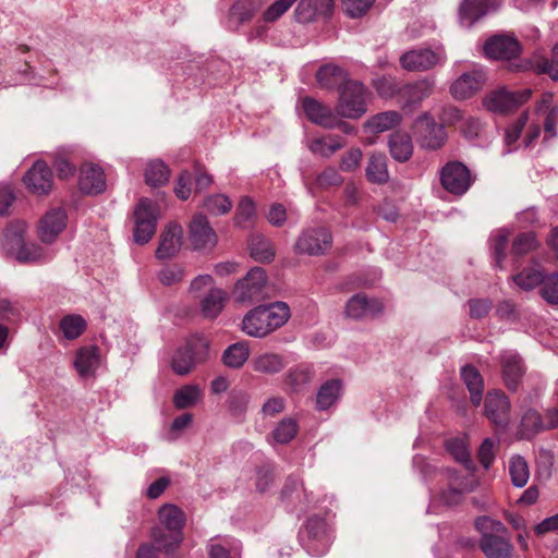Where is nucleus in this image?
Here are the masks:
<instances>
[{"instance_id":"1","label":"nucleus","mask_w":558,"mask_h":558,"mask_svg":"<svg viewBox=\"0 0 558 558\" xmlns=\"http://www.w3.org/2000/svg\"><path fill=\"white\" fill-rule=\"evenodd\" d=\"M290 318V308L284 302L259 305L242 319V331L253 338H264L282 327Z\"/></svg>"},{"instance_id":"2","label":"nucleus","mask_w":558,"mask_h":558,"mask_svg":"<svg viewBox=\"0 0 558 558\" xmlns=\"http://www.w3.org/2000/svg\"><path fill=\"white\" fill-rule=\"evenodd\" d=\"M158 521L160 526L153 529L151 538L159 550L171 554L183 539L185 514L178 506L165 504L158 510Z\"/></svg>"},{"instance_id":"3","label":"nucleus","mask_w":558,"mask_h":558,"mask_svg":"<svg viewBox=\"0 0 558 558\" xmlns=\"http://www.w3.org/2000/svg\"><path fill=\"white\" fill-rule=\"evenodd\" d=\"M24 222L11 225L4 232L3 250L20 263H41L52 258V252L34 242H25Z\"/></svg>"},{"instance_id":"4","label":"nucleus","mask_w":558,"mask_h":558,"mask_svg":"<svg viewBox=\"0 0 558 558\" xmlns=\"http://www.w3.org/2000/svg\"><path fill=\"white\" fill-rule=\"evenodd\" d=\"M371 93L357 81L347 82L339 92L336 112L345 119H359L367 111Z\"/></svg>"},{"instance_id":"5","label":"nucleus","mask_w":558,"mask_h":558,"mask_svg":"<svg viewBox=\"0 0 558 558\" xmlns=\"http://www.w3.org/2000/svg\"><path fill=\"white\" fill-rule=\"evenodd\" d=\"M401 66L410 72H425L447 62V53L442 45L435 48L421 47L409 50L400 56Z\"/></svg>"},{"instance_id":"6","label":"nucleus","mask_w":558,"mask_h":558,"mask_svg":"<svg viewBox=\"0 0 558 558\" xmlns=\"http://www.w3.org/2000/svg\"><path fill=\"white\" fill-rule=\"evenodd\" d=\"M158 206L148 198H141L134 209V231L135 243L144 245L148 243L156 233L158 220Z\"/></svg>"},{"instance_id":"7","label":"nucleus","mask_w":558,"mask_h":558,"mask_svg":"<svg viewBox=\"0 0 558 558\" xmlns=\"http://www.w3.org/2000/svg\"><path fill=\"white\" fill-rule=\"evenodd\" d=\"M207 349L208 343L204 338L194 337L189 339L186 344L180 348L172 359L173 372L181 376L189 374L196 364L206 360Z\"/></svg>"},{"instance_id":"8","label":"nucleus","mask_w":558,"mask_h":558,"mask_svg":"<svg viewBox=\"0 0 558 558\" xmlns=\"http://www.w3.org/2000/svg\"><path fill=\"white\" fill-rule=\"evenodd\" d=\"M267 276L263 268H252L244 278L238 280L233 290L238 303L251 304L259 302L265 296Z\"/></svg>"},{"instance_id":"9","label":"nucleus","mask_w":558,"mask_h":558,"mask_svg":"<svg viewBox=\"0 0 558 558\" xmlns=\"http://www.w3.org/2000/svg\"><path fill=\"white\" fill-rule=\"evenodd\" d=\"M413 133L421 146L428 149L440 148L447 138L445 128L437 124L427 112H424L415 120Z\"/></svg>"},{"instance_id":"10","label":"nucleus","mask_w":558,"mask_h":558,"mask_svg":"<svg viewBox=\"0 0 558 558\" xmlns=\"http://www.w3.org/2000/svg\"><path fill=\"white\" fill-rule=\"evenodd\" d=\"M530 97V89L512 92L502 87L486 95L483 99V106L495 113H507L527 101Z\"/></svg>"},{"instance_id":"11","label":"nucleus","mask_w":558,"mask_h":558,"mask_svg":"<svg viewBox=\"0 0 558 558\" xmlns=\"http://www.w3.org/2000/svg\"><path fill=\"white\" fill-rule=\"evenodd\" d=\"M444 189L453 195H463L472 184L471 172L459 161L448 162L440 172Z\"/></svg>"},{"instance_id":"12","label":"nucleus","mask_w":558,"mask_h":558,"mask_svg":"<svg viewBox=\"0 0 558 558\" xmlns=\"http://www.w3.org/2000/svg\"><path fill=\"white\" fill-rule=\"evenodd\" d=\"M331 234L326 228H310L298 238L295 251L299 254L320 255L331 247Z\"/></svg>"},{"instance_id":"13","label":"nucleus","mask_w":558,"mask_h":558,"mask_svg":"<svg viewBox=\"0 0 558 558\" xmlns=\"http://www.w3.org/2000/svg\"><path fill=\"white\" fill-rule=\"evenodd\" d=\"M487 76L483 68L474 66L463 72L450 86V94L454 99L464 100L478 93L486 83Z\"/></svg>"},{"instance_id":"14","label":"nucleus","mask_w":558,"mask_h":558,"mask_svg":"<svg viewBox=\"0 0 558 558\" xmlns=\"http://www.w3.org/2000/svg\"><path fill=\"white\" fill-rule=\"evenodd\" d=\"M435 89V80L425 77L399 87L398 102L402 109L418 107L423 100L432 96Z\"/></svg>"},{"instance_id":"15","label":"nucleus","mask_w":558,"mask_h":558,"mask_svg":"<svg viewBox=\"0 0 558 558\" xmlns=\"http://www.w3.org/2000/svg\"><path fill=\"white\" fill-rule=\"evenodd\" d=\"M484 412L494 425L506 428L511 418V403L501 390H492L486 395Z\"/></svg>"},{"instance_id":"16","label":"nucleus","mask_w":558,"mask_h":558,"mask_svg":"<svg viewBox=\"0 0 558 558\" xmlns=\"http://www.w3.org/2000/svg\"><path fill=\"white\" fill-rule=\"evenodd\" d=\"M68 223V211L63 207L52 208L39 220L37 233L45 244H52Z\"/></svg>"},{"instance_id":"17","label":"nucleus","mask_w":558,"mask_h":558,"mask_svg":"<svg viewBox=\"0 0 558 558\" xmlns=\"http://www.w3.org/2000/svg\"><path fill=\"white\" fill-rule=\"evenodd\" d=\"M78 190L86 195H98L106 191L107 179L104 169L96 163L85 162L80 168Z\"/></svg>"},{"instance_id":"18","label":"nucleus","mask_w":558,"mask_h":558,"mask_svg":"<svg viewBox=\"0 0 558 558\" xmlns=\"http://www.w3.org/2000/svg\"><path fill=\"white\" fill-rule=\"evenodd\" d=\"M485 54L496 60H510L521 52V45L512 35L498 34L490 37L484 45Z\"/></svg>"},{"instance_id":"19","label":"nucleus","mask_w":558,"mask_h":558,"mask_svg":"<svg viewBox=\"0 0 558 558\" xmlns=\"http://www.w3.org/2000/svg\"><path fill=\"white\" fill-rule=\"evenodd\" d=\"M27 190L38 196L52 190V172L46 162L37 160L23 177Z\"/></svg>"},{"instance_id":"20","label":"nucleus","mask_w":558,"mask_h":558,"mask_svg":"<svg viewBox=\"0 0 558 558\" xmlns=\"http://www.w3.org/2000/svg\"><path fill=\"white\" fill-rule=\"evenodd\" d=\"M306 531L308 536L307 549L314 556L326 554L331 543V535L325 520L316 517L308 519Z\"/></svg>"},{"instance_id":"21","label":"nucleus","mask_w":558,"mask_h":558,"mask_svg":"<svg viewBox=\"0 0 558 558\" xmlns=\"http://www.w3.org/2000/svg\"><path fill=\"white\" fill-rule=\"evenodd\" d=\"M500 365L501 376L506 387L509 390H517L525 374L522 357L514 351H505L500 355Z\"/></svg>"},{"instance_id":"22","label":"nucleus","mask_w":558,"mask_h":558,"mask_svg":"<svg viewBox=\"0 0 558 558\" xmlns=\"http://www.w3.org/2000/svg\"><path fill=\"white\" fill-rule=\"evenodd\" d=\"M498 8L499 3L496 0H463L459 8L460 23L465 27H471L489 11H495Z\"/></svg>"},{"instance_id":"23","label":"nucleus","mask_w":558,"mask_h":558,"mask_svg":"<svg viewBox=\"0 0 558 558\" xmlns=\"http://www.w3.org/2000/svg\"><path fill=\"white\" fill-rule=\"evenodd\" d=\"M183 229L175 222L166 226L160 234L159 245L156 250L158 259H167L173 257L181 248Z\"/></svg>"},{"instance_id":"24","label":"nucleus","mask_w":558,"mask_h":558,"mask_svg":"<svg viewBox=\"0 0 558 558\" xmlns=\"http://www.w3.org/2000/svg\"><path fill=\"white\" fill-rule=\"evenodd\" d=\"M383 311V303L377 299H368L365 294L353 295L345 305L344 314L352 319H364Z\"/></svg>"},{"instance_id":"25","label":"nucleus","mask_w":558,"mask_h":558,"mask_svg":"<svg viewBox=\"0 0 558 558\" xmlns=\"http://www.w3.org/2000/svg\"><path fill=\"white\" fill-rule=\"evenodd\" d=\"M100 364L101 356L96 344H87L77 350L74 367L80 377L84 379L94 377Z\"/></svg>"},{"instance_id":"26","label":"nucleus","mask_w":558,"mask_h":558,"mask_svg":"<svg viewBox=\"0 0 558 558\" xmlns=\"http://www.w3.org/2000/svg\"><path fill=\"white\" fill-rule=\"evenodd\" d=\"M191 240L196 250L213 247L217 243V235L207 218L196 215L190 225Z\"/></svg>"},{"instance_id":"27","label":"nucleus","mask_w":558,"mask_h":558,"mask_svg":"<svg viewBox=\"0 0 558 558\" xmlns=\"http://www.w3.org/2000/svg\"><path fill=\"white\" fill-rule=\"evenodd\" d=\"M303 110L313 123L326 129L336 128L337 112L335 113L328 106H325L316 99L311 97L304 98Z\"/></svg>"},{"instance_id":"28","label":"nucleus","mask_w":558,"mask_h":558,"mask_svg":"<svg viewBox=\"0 0 558 558\" xmlns=\"http://www.w3.org/2000/svg\"><path fill=\"white\" fill-rule=\"evenodd\" d=\"M333 8V0H299L294 11L299 23H310L319 15H328Z\"/></svg>"},{"instance_id":"29","label":"nucleus","mask_w":558,"mask_h":558,"mask_svg":"<svg viewBox=\"0 0 558 558\" xmlns=\"http://www.w3.org/2000/svg\"><path fill=\"white\" fill-rule=\"evenodd\" d=\"M480 547L487 558H511L512 545L509 539L497 534H485L480 541Z\"/></svg>"},{"instance_id":"30","label":"nucleus","mask_w":558,"mask_h":558,"mask_svg":"<svg viewBox=\"0 0 558 558\" xmlns=\"http://www.w3.org/2000/svg\"><path fill=\"white\" fill-rule=\"evenodd\" d=\"M316 80L322 88H337L339 92L342 86L350 81L347 72L342 68L332 63L320 66L316 73Z\"/></svg>"},{"instance_id":"31","label":"nucleus","mask_w":558,"mask_h":558,"mask_svg":"<svg viewBox=\"0 0 558 558\" xmlns=\"http://www.w3.org/2000/svg\"><path fill=\"white\" fill-rule=\"evenodd\" d=\"M461 378L466 386L471 402L474 407H480L484 392V380L481 373L472 365H465L461 368Z\"/></svg>"},{"instance_id":"32","label":"nucleus","mask_w":558,"mask_h":558,"mask_svg":"<svg viewBox=\"0 0 558 558\" xmlns=\"http://www.w3.org/2000/svg\"><path fill=\"white\" fill-rule=\"evenodd\" d=\"M366 179L373 184H385L389 180L387 157L381 153L369 155L365 168Z\"/></svg>"},{"instance_id":"33","label":"nucleus","mask_w":558,"mask_h":558,"mask_svg":"<svg viewBox=\"0 0 558 558\" xmlns=\"http://www.w3.org/2000/svg\"><path fill=\"white\" fill-rule=\"evenodd\" d=\"M251 365L253 371L265 374V375H274L280 373L284 366L286 362L282 355L274 352H264L254 356L251 361Z\"/></svg>"},{"instance_id":"34","label":"nucleus","mask_w":558,"mask_h":558,"mask_svg":"<svg viewBox=\"0 0 558 558\" xmlns=\"http://www.w3.org/2000/svg\"><path fill=\"white\" fill-rule=\"evenodd\" d=\"M227 293L220 288H210L201 301V311L206 318H216L225 307Z\"/></svg>"},{"instance_id":"35","label":"nucleus","mask_w":558,"mask_h":558,"mask_svg":"<svg viewBox=\"0 0 558 558\" xmlns=\"http://www.w3.org/2000/svg\"><path fill=\"white\" fill-rule=\"evenodd\" d=\"M341 388L342 384L339 379H331L323 384L316 396V409L325 411L332 407L340 398Z\"/></svg>"},{"instance_id":"36","label":"nucleus","mask_w":558,"mask_h":558,"mask_svg":"<svg viewBox=\"0 0 558 558\" xmlns=\"http://www.w3.org/2000/svg\"><path fill=\"white\" fill-rule=\"evenodd\" d=\"M345 146V141L337 135H328L324 137L314 138L310 145V150L324 158L331 157L336 151Z\"/></svg>"},{"instance_id":"37","label":"nucleus","mask_w":558,"mask_h":558,"mask_svg":"<svg viewBox=\"0 0 558 558\" xmlns=\"http://www.w3.org/2000/svg\"><path fill=\"white\" fill-rule=\"evenodd\" d=\"M544 430L543 416L534 409H527L519 426V437L522 439H532L538 433Z\"/></svg>"},{"instance_id":"38","label":"nucleus","mask_w":558,"mask_h":558,"mask_svg":"<svg viewBox=\"0 0 558 558\" xmlns=\"http://www.w3.org/2000/svg\"><path fill=\"white\" fill-rule=\"evenodd\" d=\"M401 122V114L397 111H385L373 116L366 121L364 128L372 133L386 132Z\"/></svg>"},{"instance_id":"39","label":"nucleus","mask_w":558,"mask_h":558,"mask_svg":"<svg viewBox=\"0 0 558 558\" xmlns=\"http://www.w3.org/2000/svg\"><path fill=\"white\" fill-rule=\"evenodd\" d=\"M389 150L393 159L404 162L413 154V144L409 134L395 133L389 138Z\"/></svg>"},{"instance_id":"40","label":"nucleus","mask_w":558,"mask_h":558,"mask_svg":"<svg viewBox=\"0 0 558 558\" xmlns=\"http://www.w3.org/2000/svg\"><path fill=\"white\" fill-rule=\"evenodd\" d=\"M250 356V347L246 341L235 342L229 345L223 354L222 361L230 368H241Z\"/></svg>"},{"instance_id":"41","label":"nucleus","mask_w":558,"mask_h":558,"mask_svg":"<svg viewBox=\"0 0 558 558\" xmlns=\"http://www.w3.org/2000/svg\"><path fill=\"white\" fill-rule=\"evenodd\" d=\"M545 274L541 267H525L519 274L512 277L514 283L524 291H531L536 287H541Z\"/></svg>"},{"instance_id":"42","label":"nucleus","mask_w":558,"mask_h":558,"mask_svg":"<svg viewBox=\"0 0 558 558\" xmlns=\"http://www.w3.org/2000/svg\"><path fill=\"white\" fill-rule=\"evenodd\" d=\"M251 256L262 263L270 262L275 256L274 247L268 239L255 234L250 240Z\"/></svg>"},{"instance_id":"43","label":"nucleus","mask_w":558,"mask_h":558,"mask_svg":"<svg viewBox=\"0 0 558 558\" xmlns=\"http://www.w3.org/2000/svg\"><path fill=\"white\" fill-rule=\"evenodd\" d=\"M509 474L515 487H523L530 478L527 462L521 456H513L509 460Z\"/></svg>"},{"instance_id":"44","label":"nucleus","mask_w":558,"mask_h":558,"mask_svg":"<svg viewBox=\"0 0 558 558\" xmlns=\"http://www.w3.org/2000/svg\"><path fill=\"white\" fill-rule=\"evenodd\" d=\"M202 397V390L196 385H185L175 391L173 403L177 409L183 410L194 405Z\"/></svg>"},{"instance_id":"45","label":"nucleus","mask_w":558,"mask_h":558,"mask_svg":"<svg viewBox=\"0 0 558 558\" xmlns=\"http://www.w3.org/2000/svg\"><path fill=\"white\" fill-rule=\"evenodd\" d=\"M256 218V209L254 202L247 197L243 196L236 207L235 213V225L241 228H248L253 225Z\"/></svg>"},{"instance_id":"46","label":"nucleus","mask_w":558,"mask_h":558,"mask_svg":"<svg viewBox=\"0 0 558 558\" xmlns=\"http://www.w3.org/2000/svg\"><path fill=\"white\" fill-rule=\"evenodd\" d=\"M298 422L292 417L281 420L272 430L274 440L278 444L290 442L298 433Z\"/></svg>"},{"instance_id":"47","label":"nucleus","mask_w":558,"mask_h":558,"mask_svg":"<svg viewBox=\"0 0 558 558\" xmlns=\"http://www.w3.org/2000/svg\"><path fill=\"white\" fill-rule=\"evenodd\" d=\"M447 451L466 469H472L473 463L468 446L463 439L451 438L446 441Z\"/></svg>"},{"instance_id":"48","label":"nucleus","mask_w":558,"mask_h":558,"mask_svg":"<svg viewBox=\"0 0 558 558\" xmlns=\"http://www.w3.org/2000/svg\"><path fill=\"white\" fill-rule=\"evenodd\" d=\"M169 169L162 161H151L145 170L146 183L151 186H160L169 180Z\"/></svg>"},{"instance_id":"49","label":"nucleus","mask_w":558,"mask_h":558,"mask_svg":"<svg viewBox=\"0 0 558 558\" xmlns=\"http://www.w3.org/2000/svg\"><path fill=\"white\" fill-rule=\"evenodd\" d=\"M539 295L549 305H558V272L545 274Z\"/></svg>"},{"instance_id":"50","label":"nucleus","mask_w":558,"mask_h":558,"mask_svg":"<svg viewBox=\"0 0 558 558\" xmlns=\"http://www.w3.org/2000/svg\"><path fill=\"white\" fill-rule=\"evenodd\" d=\"M509 232L506 229L496 230L490 235V248L495 256V266L502 268V260L505 257V250L508 243Z\"/></svg>"},{"instance_id":"51","label":"nucleus","mask_w":558,"mask_h":558,"mask_svg":"<svg viewBox=\"0 0 558 558\" xmlns=\"http://www.w3.org/2000/svg\"><path fill=\"white\" fill-rule=\"evenodd\" d=\"M204 208L211 215H225L232 208V202L225 194L208 196L203 204Z\"/></svg>"},{"instance_id":"52","label":"nucleus","mask_w":558,"mask_h":558,"mask_svg":"<svg viewBox=\"0 0 558 558\" xmlns=\"http://www.w3.org/2000/svg\"><path fill=\"white\" fill-rule=\"evenodd\" d=\"M449 478H452L453 482L450 483L448 489L439 493V502L445 506L458 505L463 497V488L460 487L461 485L457 482L458 480L454 477V473L450 472Z\"/></svg>"},{"instance_id":"53","label":"nucleus","mask_w":558,"mask_h":558,"mask_svg":"<svg viewBox=\"0 0 558 558\" xmlns=\"http://www.w3.org/2000/svg\"><path fill=\"white\" fill-rule=\"evenodd\" d=\"M298 0H276L263 13V20L268 23L279 20Z\"/></svg>"},{"instance_id":"54","label":"nucleus","mask_w":558,"mask_h":558,"mask_svg":"<svg viewBox=\"0 0 558 558\" xmlns=\"http://www.w3.org/2000/svg\"><path fill=\"white\" fill-rule=\"evenodd\" d=\"M536 246L535 234L533 232H524L514 239L512 251L518 255H524L533 251Z\"/></svg>"},{"instance_id":"55","label":"nucleus","mask_w":558,"mask_h":558,"mask_svg":"<svg viewBox=\"0 0 558 558\" xmlns=\"http://www.w3.org/2000/svg\"><path fill=\"white\" fill-rule=\"evenodd\" d=\"M184 278V269L179 265H169L162 268L158 274V279L163 286L179 283Z\"/></svg>"},{"instance_id":"56","label":"nucleus","mask_w":558,"mask_h":558,"mask_svg":"<svg viewBox=\"0 0 558 558\" xmlns=\"http://www.w3.org/2000/svg\"><path fill=\"white\" fill-rule=\"evenodd\" d=\"M536 66L539 72L548 74L554 81H558V44L551 50V58L538 61Z\"/></svg>"},{"instance_id":"57","label":"nucleus","mask_w":558,"mask_h":558,"mask_svg":"<svg viewBox=\"0 0 558 558\" xmlns=\"http://www.w3.org/2000/svg\"><path fill=\"white\" fill-rule=\"evenodd\" d=\"M375 0H342L345 12L351 17H360L373 5Z\"/></svg>"},{"instance_id":"58","label":"nucleus","mask_w":558,"mask_h":558,"mask_svg":"<svg viewBox=\"0 0 558 558\" xmlns=\"http://www.w3.org/2000/svg\"><path fill=\"white\" fill-rule=\"evenodd\" d=\"M527 113L524 112L522 113L507 130H506V135H505V141H506V144L508 146L514 144L521 133H522V130L524 129V126L526 125V122H527Z\"/></svg>"},{"instance_id":"59","label":"nucleus","mask_w":558,"mask_h":558,"mask_svg":"<svg viewBox=\"0 0 558 558\" xmlns=\"http://www.w3.org/2000/svg\"><path fill=\"white\" fill-rule=\"evenodd\" d=\"M475 527L482 533V537L485 534H494L504 532L506 529L499 521H495L489 517H480L475 521Z\"/></svg>"},{"instance_id":"60","label":"nucleus","mask_w":558,"mask_h":558,"mask_svg":"<svg viewBox=\"0 0 558 558\" xmlns=\"http://www.w3.org/2000/svg\"><path fill=\"white\" fill-rule=\"evenodd\" d=\"M363 153L360 148H351L341 158L340 169L349 172L355 170L361 162Z\"/></svg>"},{"instance_id":"61","label":"nucleus","mask_w":558,"mask_h":558,"mask_svg":"<svg viewBox=\"0 0 558 558\" xmlns=\"http://www.w3.org/2000/svg\"><path fill=\"white\" fill-rule=\"evenodd\" d=\"M343 181L341 174L336 168L329 167L319 173L316 178V183L320 187H328L339 185Z\"/></svg>"},{"instance_id":"62","label":"nucleus","mask_w":558,"mask_h":558,"mask_svg":"<svg viewBox=\"0 0 558 558\" xmlns=\"http://www.w3.org/2000/svg\"><path fill=\"white\" fill-rule=\"evenodd\" d=\"M481 464L488 469L495 459V442L490 438L483 440L477 452Z\"/></svg>"},{"instance_id":"63","label":"nucleus","mask_w":558,"mask_h":558,"mask_svg":"<svg viewBox=\"0 0 558 558\" xmlns=\"http://www.w3.org/2000/svg\"><path fill=\"white\" fill-rule=\"evenodd\" d=\"M470 316L472 318H483L492 310V302L488 299H472L469 301Z\"/></svg>"},{"instance_id":"64","label":"nucleus","mask_w":558,"mask_h":558,"mask_svg":"<svg viewBox=\"0 0 558 558\" xmlns=\"http://www.w3.org/2000/svg\"><path fill=\"white\" fill-rule=\"evenodd\" d=\"M375 88L377 93L384 98L398 97V90L396 82L390 77H380L375 81Z\"/></svg>"}]
</instances>
